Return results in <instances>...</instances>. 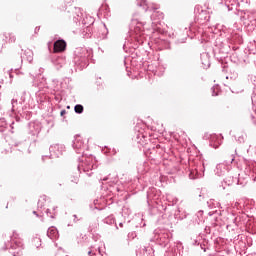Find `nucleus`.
<instances>
[{"instance_id":"7","label":"nucleus","mask_w":256,"mask_h":256,"mask_svg":"<svg viewBox=\"0 0 256 256\" xmlns=\"http://www.w3.org/2000/svg\"><path fill=\"white\" fill-rule=\"evenodd\" d=\"M41 201H45V197H43L42 200H39V205H41Z\"/></svg>"},{"instance_id":"4","label":"nucleus","mask_w":256,"mask_h":256,"mask_svg":"<svg viewBox=\"0 0 256 256\" xmlns=\"http://www.w3.org/2000/svg\"><path fill=\"white\" fill-rule=\"evenodd\" d=\"M9 43H15V38H14V36L10 37Z\"/></svg>"},{"instance_id":"6","label":"nucleus","mask_w":256,"mask_h":256,"mask_svg":"<svg viewBox=\"0 0 256 256\" xmlns=\"http://www.w3.org/2000/svg\"><path fill=\"white\" fill-rule=\"evenodd\" d=\"M13 256H21V253H19V252H14Z\"/></svg>"},{"instance_id":"3","label":"nucleus","mask_w":256,"mask_h":256,"mask_svg":"<svg viewBox=\"0 0 256 256\" xmlns=\"http://www.w3.org/2000/svg\"><path fill=\"white\" fill-rule=\"evenodd\" d=\"M27 55H28L27 57L28 61H33V52H31V50L27 51Z\"/></svg>"},{"instance_id":"8","label":"nucleus","mask_w":256,"mask_h":256,"mask_svg":"<svg viewBox=\"0 0 256 256\" xmlns=\"http://www.w3.org/2000/svg\"><path fill=\"white\" fill-rule=\"evenodd\" d=\"M65 113H66L65 110H62V111H61V115H62V116L65 115Z\"/></svg>"},{"instance_id":"1","label":"nucleus","mask_w":256,"mask_h":256,"mask_svg":"<svg viewBox=\"0 0 256 256\" xmlns=\"http://www.w3.org/2000/svg\"><path fill=\"white\" fill-rule=\"evenodd\" d=\"M67 49V42L65 40H57L54 42L53 53H63Z\"/></svg>"},{"instance_id":"5","label":"nucleus","mask_w":256,"mask_h":256,"mask_svg":"<svg viewBox=\"0 0 256 256\" xmlns=\"http://www.w3.org/2000/svg\"><path fill=\"white\" fill-rule=\"evenodd\" d=\"M219 145H221V143L214 144V145H213L214 149H219Z\"/></svg>"},{"instance_id":"2","label":"nucleus","mask_w":256,"mask_h":256,"mask_svg":"<svg viewBox=\"0 0 256 256\" xmlns=\"http://www.w3.org/2000/svg\"><path fill=\"white\" fill-rule=\"evenodd\" d=\"M74 111H75V113H78V114L83 113V105L77 104V105L74 107Z\"/></svg>"}]
</instances>
